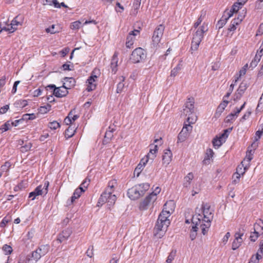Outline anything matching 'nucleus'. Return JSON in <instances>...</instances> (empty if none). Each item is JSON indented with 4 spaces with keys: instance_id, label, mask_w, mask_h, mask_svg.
<instances>
[{
    "instance_id": "9b49d317",
    "label": "nucleus",
    "mask_w": 263,
    "mask_h": 263,
    "mask_svg": "<svg viewBox=\"0 0 263 263\" xmlns=\"http://www.w3.org/2000/svg\"><path fill=\"white\" fill-rule=\"evenodd\" d=\"M201 218V216L199 214H195L193 216L192 218V222L193 224V226L192 229L191 230L190 233V238L192 240H194L197 236V232L199 227L200 228V219Z\"/></svg>"
},
{
    "instance_id": "a18cd8bd",
    "label": "nucleus",
    "mask_w": 263,
    "mask_h": 263,
    "mask_svg": "<svg viewBox=\"0 0 263 263\" xmlns=\"http://www.w3.org/2000/svg\"><path fill=\"white\" fill-rule=\"evenodd\" d=\"M60 127V124L56 121L49 122L48 124V127L51 129H56Z\"/></svg>"
},
{
    "instance_id": "4be33fe9",
    "label": "nucleus",
    "mask_w": 263,
    "mask_h": 263,
    "mask_svg": "<svg viewBox=\"0 0 263 263\" xmlns=\"http://www.w3.org/2000/svg\"><path fill=\"white\" fill-rule=\"evenodd\" d=\"M172 153L171 151L169 149L165 150L162 156L163 164H165L166 165L170 164L172 161Z\"/></svg>"
},
{
    "instance_id": "69168bd1",
    "label": "nucleus",
    "mask_w": 263,
    "mask_h": 263,
    "mask_svg": "<svg viewBox=\"0 0 263 263\" xmlns=\"http://www.w3.org/2000/svg\"><path fill=\"white\" fill-rule=\"evenodd\" d=\"M232 130V128H229L225 129L224 130V133L221 135V136L219 137L220 139H221L222 140L223 139H226L228 137V133L230 132V131Z\"/></svg>"
},
{
    "instance_id": "774afa93",
    "label": "nucleus",
    "mask_w": 263,
    "mask_h": 263,
    "mask_svg": "<svg viewBox=\"0 0 263 263\" xmlns=\"http://www.w3.org/2000/svg\"><path fill=\"white\" fill-rule=\"evenodd\" d=\"M93 246H90L86 251L87 255L89 257H92L93 253Z\"/></svg>"
},
{
    "instance_id": "dca6fc26",
    "label": "nucleus",
    "mask_w": 263,
    "mask_h": 263,
    "mask_svg": "<svg viewBox=\"0 0 263 263\" xmlns=\"http://www.w3.org/2000/svg\"><path fill=\"white\" fill-rule=\"evenodd\" d=\"M140 34V31L137 29H135L133 31H130L126 37L125 45L128 48L133 47V45L135 41L136 36L139 35Z\"/></svg>"
},
{
    "instance_id": "79ce46f5",
    "label": "nucleus",
    "mask_w": 263,
    "mask_h": 263,
    "mask_svg": "<svg viewBox=\"0 0 263 263\" xmlns=\"http://www.w3.org/2000/svg\"><path fill=\"white\" fill-rule=\"evenodd\" d=\"M5 25H7V23L4 24V23H1L0 24V32H1L2 31H9L10 33L13 32L15 31V29H12V27L11 26V28H7V26H6Z\"/></svg>"
},
{
    "instance_id": "49530a36",
    "label": "nucleus",
    "mask_w": 263,
    "mask_h": 263,
    "mask_svg": "<svg viewBox=\"0 0 263 263\" xmlns=\"http://www.w3.org/2000/svg\"><path fill=\"white\" fill-rule=\"evenodd\" d=\"M51 107V106L50 104H47V105L44 106H41L40 108V112H41L42 114L47 113L48 111L50 110Z\"/></svg>"
},
{
    "instance_id": "6ab92c4d",
    "label": "nucleus",
    "mask_w": 263,
    "mask_h": 263,
    "mask_svg": "<svg viewBox=\"0 0 263 263\" xmlns=\"http://www.w3.org/2000/svg\"><path fill=\"white\" fill-rule=\"evenodd\" d=\"M97 76L96 75H94L93 73L89 77V78L87 80V87L86 88V90L88 91H90L93 90H94L96 88V84L95 83L96 80L97 79Z\"/></svg>"
},
{
    "instance_id": "f3484780",
    "label": "nucleus",
    "mask_w": 263,
    "mask_h": 263,
    "mask_svg": "<svg viewBox=\"0 0 263 263\" xmlns=\"http://www.w3.org/2000/svg\"><path fill=\"white\" fill-rule=\"evenodd\" d=\"M243 235V233L241 232L240 230L239 232H237L235 234V238L234 240L232 245V249L233 250H235L238 249L241 245L243 240L242 239V236Z\"/></svg>"
},
{
    "instance_id": "a878e982",
    "label": "nucleus",
    "mask_w": 263,
    "mask_h": 263,
    "mask_svg": "<svg viewBox=\"0 0 263 263\" xmlns=\"http://www.w3.org/2000/svg\"><path fill=\"white\" fill-rule=\"evenodd\" d=\"M229 103V101L226 100H223V101L218 106L216 112L215 113L217 116H219L221 114L225 108Z\"/></svg>"
},
{
    "instance_id": "c9c22d12",
    "label": "nucleus",
    "mask_w": 263,
    "mask_h": 263,
    "mask_svg": "<svg viewBox=\"0 0 263 263\" xmlns=\"http://www.w3.org/2000/svg\"><path fill=\"white\" fill-rule=\"evenodd\" d=\"M45 31L47 33L50 34H54L60 31L58 29H56L55 25H52L50 27L47 28Z\"/></svg>"
},
{
    "instance_id": "bf43d9fd",
    "label": "nucleus",
    "mask_w": 263,
    "mask_h": 263,
    "mask_svg": "<svg viewBox=\"0 0 263 263\" xmlns=\"http://www.w3.org/2000/svg\"><path fill=\"white\" fill-rule=\"evenodd\" d=\"M81 24V22L80 21H76L73 22L70 28L71 29H78L80 27V25Z\"/></svg>"
},
{
    "instance_id": "1a4fd4ad",
    "label": "nucleus",
    "mask_w": 263,
    "mask_h": 263,
    "mask_svg": "<svg viewBox=\"0 0 263 263\" xmlns=\"http://www.w3.org/2000/svg\"><path fill=\"white\" fill-rule=\"evenodd\" d=\"M165 27L163 25H158L155 29L152 36V44L154 47L159 46L161 37L163 34Z\"/></svg>"
},
{
    "instance_id": "5701e85b",
    "label": "nucleus",
    "mask_w": 263,
    "mask_h": 263,
    "mask_svg": "<svg viewBox=\"0 0 263 263\" xmlns=\"http://www.w3.org/2000/svg\"><path fill=\"white\" fill-rule=\"evenodd\" d=\"M175 205L174 201L169 200L167 201L163 206V209L169 211V214H171L174 211Z\"/></svg>"
},
{
    "instance_id": "a19ab883",
    "label": "nucleus",
    "mask_w": 263,
    "mask_h": 263,
    "mask_svg": "<svg viewBox=\"0 0 263 263\" xmlns=\"http://www.w3.org/2000/svg\"><path fill=\"white\" fill-rule=\"evenodd\" d=\"M181 69V66L180 64H178L175 68H174L171 72V77H175L177 75L178 72Z\"/></svg>"
},
{
    "instance_id": "9d476101",
    "label": "nucleus",
    "mask_w": 263,
    "mask_h": 263,
    "mask_svg": "<svg viewBox=\"0 0 263 263\" xmlns=\"http://www.w3.org/2000/svg\"><path fill=\"white\" fill-rule=\"evenodd\" d=\"M146 57L145 51L142 48H136L132 53L130 60L134 63H139L144 60Z\"/></svg>"
},
{
    "instance_id": "052dcab7",
    "label": "nucleus",
    "mask_w": 263,
    "mask_h": 263,
    "mask_svg": "<svg viewBox=\"0 0 263 263\" xmlns=\"http://www.w3.org/2000/svg\"><path fill=\"white\" fill-rule=\"evenodd\" d=\"M138 185L141 186V190L143 192V194L145 192L148 190L149 188V184L148 183H145L142 184H138Z\"/></svg>"
},
{
    "instance_id": "3c124183",
    "label": "nucleus",
    "mask_w": 263,
    "mask_h": 263,
    "mask_svg": "<svg viewBox=\"0 0 263 263\" xmlns=\"http://www.w3.org/2000/svg\"><path fill=\"white\" fill-rule=\"evenodd\" d=\"M214 152L211 148H208L206 149L205 156L204 161L205 160H209L213 156Z\"/></svg>"
},
{
    "instance_id": "e2e57ef3",
    "label": "nucleus",
    "mask_w": 263,
    "mask_h": 263,
    "mask_svg": "<svg viewBox=\"0 0 263 263\" xmlns=\"http://www.w3.org/2000/svg\"><path fill=\"white\" fill-rule=\"evenodd\" d=\"M90 179L88 178H86L81 184L80 186H82L83 189H85V190L87 188L88 185L89 184Z\"/></svg>"
},
{
    "instance_id": "4468645a",
    "label": "nucleus",
    "mask_w": 263,
    "mask_h": 263,
    "mask_svg": "<svg viewBox=\"0 0 263 263\" xmlns=\"http://www.w3.org/2000/svg\"><path fill=\"white\" fill-rule=\"evenodd\" d=\"M143 195V192L141 190V186L136 185L128 189L127 195L132 200H136Z\"/></svg>"
},
{
    "instance_id": "f03ea898",
    "label": "nucleus",
    "mask_w": 263,
    "mask_h": 263,
    "mask_svg": "<svg viewBox=\"0 0 263 263\" xmlns=\"http://www.w3.org/2000/svg\"><path fill=\"white\" fill-rule=\"evenodd\" d=\"M201 209L202 215L199 214L201 216V218L200 219L201 222L200 228L202 233L204 235L208 233L211 226L213 214L210 211V206L206 203L202 204Z\"/></svg>"
},
{
    "instance_id": "f257e3e1",
    "label": "nucleus",
    "mask_w": 263,
    "mask_h": 263,
    "mask_svg": "<svg viewBox=\"0 0 263 263\" xmlns=\"http://www.w3.org/2000/svg\"><path fill=\"white\" fill-rule=\"evenodd\" d=\"M117 186V182L116 180H111L108 182L107 188L101 195L98 200V206L107 202L110 208L115 204L117 197L115 195L112 194V192Z\"/></svg>"
},
{
    "instance_id": "7c9ffc66",
    "label": "nucleus",
    "mask_w": 263,
    "mask_h": 263,
    "mask_svg": "<svg viewBox=\"0 0 263 263\" xmlns=\"http://www.w3.org/2000/svg\"><path fill=\"white\" fill-rule=\"evenodd\" d=\"M241 21V20H239L238 18L234 19L232 21L231 24H230L229 28H228V30L230 31H233L235 30L236 29V25H237L238 24H239Z\"/></svg>"
},
{
    "instance_id": "f8f14e48",
    "label": "nucleus",
    "mask_w": 263,
    "mask_h": 263,
    "mask_svg": "<svg viewBox=\"0 0 263 263\" xmlns=\"http://www.w3.org/2000/svg\"><path fill=\"white\" fill-rule=\"evenodd\" d=\"M194 101L193 98H189L185 104V108H183L181 115L192 117L196 121V116L194 114Z\"/></svg>"
},
{
    "instance_id": "20e7f679",
    "label": "nucleus",
    "mask_w": 263,
    "mask_h": 263,
    "mask_svg": "<svg viewBox=\"0 0 263 263\" xmlns=\"http://www.w3.org/2000/svg\"><path fill=\"white\" fill-rule=\"evenodd\" d=\"M195 122V120L194 118H192V117H187L181 131L178 134V142H182L186 140L189 136L190 133L192 130L193 127L191 124H194Z\"/></svg>"
},
{
    "instance_id": "c03bdc74",
    "label": "nucleus",
    "mask_w": 263,
    "mask_h": 263,
    "mask_svg": "<svg viewBox=\"0 0 263 263\" xmlns=\"http://www.w3.org/2000/svg\"><path fill=\"white\" fill-rule=\"evenodd\" d=\"M260 60V58H259V55H255L254 59L252 61V62L250 63V67H252V68L255 67L257 66Z\"/></svg>"
},
{
    "instance_id": "09e8293b",
    "label": "nucleus",
    "mask_w": 263,
    "mask_h": 263,
    "mask_svg": "<svg viewBox=\"0 0 263 263\" xmlns=\"http://www.w3.org/2000/svg\"><path fill=\"white\" fill-rule=\"evenodd\" d=\"M237 117L236 115H235L234 112H231L230 114L228 115L226 117V122L229 123L232 122L235 120V119Z\"/></svg>"
},
{
    "instance_id": "72a5a7b5",
    "label": "nucleus",
    "mask_w": 263,
    "mask_h": 263,
    "mask_svg": "<svg viewBox=\"0 0 263 263\" xmlns=\"http://www.w3.org/2000/svg\"><path fill=\"white\" fill-rule=\"evenodd\" d=\"M119 80L120 82L118 84L117 87V92L120 93L122 91L124 87V84L123 82L124 80V78L123 76H121L119 78Z\"/></svg>"
},
{
    "instance_id": "473e14b6",
    "label": "nucleus",
    "mask_w": 263,
    "mask_h": 263,
    "mask_svg": "<svg viewBox=\"0 0 263 263\" xmlns=\"http://www.w3.org/2000/svg\"><path fill=\"white\" fill-rule=\"evenodd\" d=\"M242 6V5H240L239 3H236L233 5L231 10L228 12H230V14H232V16L233 14L234 13H236L237 12H238V11L239 10L240 8H241Z\"/></svg>"
},
{
    "instance_id": "864d4df0",
    "label": "nucleus",
    "mask_w": 263,
    "mask_h": 263,
    "mask_svg": "<svg viewBox=\"0 0 263 263\" xmlns=\"http://www.w3.org/2000/svg\"><path fill=\"white\" fill-rule=\"evenodd\" d=\"M11 126V124L9 121H8L2 125V126L0 127V130H2V132H4L8 130Z\"/></svg>"
},
{
    "instance_id": "412c9836",
    "label": "nucleus",
    "mask_w": 263,
    "mask_h": 263,
    "mask_svg": "<svg viewBox=\"0 0 263 263\" xmlns=\"http://www.w3.org/2000/svg\"><path fill=\"white\" fill-rule=\"evenodd\" d=\"M232 16V14L230 12H225L221 19L217 22L216 27L220 29L226 24L228 20Z\"/></svg>"
},
{
    "instance_id": "c756f323",
    "label": "nucleus",
    "mask_w": 263,
    "mask_h": 263,
    "mask_svg": "<svg viewBox=\"0 0 263 263\" xmlns=\"http://www.w3.org/2000/svg\"><path fill=\"white\" fill-rule=\"evenodd\" d=\"M76 128H74V127H71L69 126L65 131V137L66 138H69L72 137L76 132Z\"/></svg>"
},
{
    "instance_id": "7ed1b4c3",
    "label": "nucleus",
    "mask_w": 263,
    "mask_h": 263,
    "mask_svg": "<svg viewBox=\"0 0 263 263\" xmlns=\"http://www.w3.org/2000/svg\"><path fill=\"white\" fill-rule=\"evenodd\" d=\"M208 30V25L205 23H203L197 29L195 32L193 34L191 47L192 50L196 51L198 49L203 38L204 33H205Z\"/></svg>"
},
{
    "instance_id": "13d9d810",
    "label": "nucleus",
    "mask_w": 263,
    "mask_h": 263,
    "mask_svg": "<svg viewBox=\"0 0 263 263\" xmlns=\"http://www.w3.org/2000/svg\"><path fill=\"white\" fill-rule=\"evenodd\" d=\"M72 112L73 110H71L69 112L68 116L64 119V122L67 125L71 124L72 123V121L71 119V115H72Z\"/></svg>"
},
{
    "instance_id": "c85d7f7f",
    "label": "nucleus",
    "mask_w": 263,
    "mask_h": 263,
    "mask_svg": "<svg viewBox=\"0 0 263 263\" xmlns=\"http://www.w3.org/2000/svg\"><path fill=\"white\" fill-rule=\"evenodd\" d=\"M263 254H261L260 252H259V250H258L256 255H253L250 259V261L249 263H258V261L262 258V255Z\"/></svg>"
},
{
    "instance_id": "ea45409f",
    "label": "nucleus",
    "mask_w": 263,
    "mask_h": 263,
    "mask_svg": "<svg viewBox=\"0 0 263 263\" xmlns=\"http://www.w3.org/2000/svg\"><path fill=\"white\" fill-rule=\"evenodd\" d=\"M176 255V250H172L169 254L167 259L166 260V263H172V261L174 259Z\"/></svg>"
},
{
    "instance_id": "58836bf2",
    "label": "nucleus",
    "mask_w": 263,
    "mask_h": 263,
    "mask_svg": "<svg viewBox=\"0 0 263 263\" xmlns=\"http://www.w3.org/2000/svg\"><path fill=\"white\" fill-rule=\"evenodd\" d=\"M27 184V183L26 182L22 181L17 185L14 187V191L15 192H17L18 191L22 190L26 188Z\"/></svg>"
},
{
    "instance_id": "39448f33",
    "label": "nucleus",
    "mask_w": 263,
    "mask_h": 263,
    "mask_svg": "<svg viewBox=\"0 0 263 263\" xmlns=\"http://www.w3.org/2000/svg\"><path fill=\"white\" fill-rule=\"evenodd\" d=\"M49 250L48 245H42L28 256V263H36L42 256H45Z\"/></svg>"
},
{
    "instance_id": "de8ad7c7",
    "label": "nucleus",
    "mask_w": 263,
    "mask_h": 263,
    "mask_svg": "<svg viewBox=\"0 0 263 263\" xmlns=\"http://www.w3.org/2000/svg\"><path fill=\"white\" fill-rule=\"evenodd\" d=\"M222 139H220V138H218L217 137L213 139L212 141L213 146L215 147H219L222 144Z\"/></svg>"
},
{
    "instance_id": "423d86ee",
    "label": "nucleus",
    "mask_w": 263,
    "mask_h": 263,
    "mask_svg": "<svg viewBox=\"0 0 263 263\" xmlns=\"http://www.w3.org/2000/svg\"><path fill=\"white\" fill-rule=\"evenodd\" d=\"M170 224V220H159L157 219L154 228V234L158 238H161L167 230Z\"/></svg>"
},
{
    "instance_id": "37998d69",
    "label": "nucleus",
    "mask_w": 263,
    "mask_h": 263,
    "mask_svg": "<svg viewBox=\"0 0 263 263\" xmlns=\"http://www.w3.org/2000/svg\"><path fill=\"white\" fill-rule=\"evenodd\" d=\"M158 151V146L157 145H154V148H151L148 154H151L150 159L153 160L156 157V153Z\"/></svg>"
},
{
    "instance_id": "e433bc0d",
    "label": "nucleus",
    "mask_w": 263,
    "mask_h": 263,
    "mask_svg": "<svg viewBox=\"0 0 263 263\" xmlns=\"http://www.w3.org/2000/svg\"><path fill=\"white\" fill-rule=\"evenodd\" d=\"M12 220L11 216L10 215H7L5 216L1 221L0 223V227L1 228L5 227L6 224Z\"/></svg>"
},
{
    "instance_id": "6e6d98bb",
    "label": "nucleus",
    "mask_w": 263,
    "mask_h": 263,
    "mask_svg": "<svg viewBox=\"0 0 263 263\" xmlns=\"http://www.w3.org/2000/svg\"><path fill=\"white\" fill-rule=\"evenodd\" d=\"M17 16L14 18V19L11 21V23H10L11 26L12 27V29H15V31L17 29V28L15 26L21 24L20 23L17 21Z\"/></svg>"
},
{
    "instance_id": "393cba45",
    "label": "nucleus",
    "mask_w": 263,
    "mask_h": 263,
    "mask_svg": "<svg viewBox=\"0 0 263 263\" xmlns=\"http://www.w3.org/2000/svg\"><path fill=\"white\" fill-rule=\"evenodd\" d=\"M194 178V175L192 173H189L183 179V185L184 187H189L190 186L191 181Z\"/></svg>"
},
{
    "instance_id": "0e129e2a",
    "label": "nucleus",
    "mask_w": 263,
    "mask_h": 263,
    "mask_svg": "<svg viewBox=\"0 0 263 263\" xmlns=\"http://www.w3.org/2000/svg\"><path fill=\"white\" fill-rule=\"evenodd\" d=\"M248 86H249V84H248V82L246 81H243L240 83L239 87L240 88H241V89H243V90L245 91L247 89Z\"/></svg>"
},
{
    "instance_id": "b1692460",
    "label": "nucleus",
    "mask_w": 263,
    "mask_h": 263,
    "mask_svg": "<svg viewBox=\"0 0 263 263\" xmlns=\"http://www.w3.org/2000/svg\"><path fill=\"white\" fill-rule=\"evenodd\" d=\"M85 192V189L82 186H79L74 192L73 195L71 197V201L73 202L76 199L79 198L82 193Z\"/></svg>"
},
{
    "instance_id": "ddd939ff",
    "label": "nucleus",
    "mask_w": 263,
    "mask_h": 263,
    "mask_svg": "<svg viewBox=\"0 0 263 263\" xmlns=\"http://www.w3.org/2000/svg\"><path fill=\"white\" fill-rule=\"evenodd\" d=\"M48 89H53L52 95H54L58 98L65 97L68 93L67 88L64 85L62 87H57L55 85L51 84L46 87V89L48 90Z\"/></svg>"
},
{
    "instance_id": "bb28decb",
    "label": "nucleus",
    "mask_w": 263,
    "mask_h": 263,
    "mask_svg": "<svg viewBox=\"0 0 263 263\" xmlns=\"http://www.w3.org/2000/svg\"><path fill=\"white\" fill-rule=\"evenodd\" d=\"M117 63H118V58L117 55L115 53L112 58L111 63H110V68L112 69V72L115 73L117 71Z\"/></svg>"
},
{
    "instance_id": "2eb2a0df",
    "label": "nucleus",
    "mask_w": 263,
    "mask_h": 263,
    "mask_svg": "<svg viewBox=\"0 0 263 263\" xmlns=\"http://www.w3.org/2000/svg\"><path fill=\"white\" fill-rule=\"evenodd\" d=\"M156 200V194H149L146 198L140 203L139 209L140 210H145L147 209L148 205L155 202Z\"/></svg>"
},
{
    "instance_id": "2f4dec72",
    "label": "nucleus",
    "mask_w": 263,
    "mask_h": 263,
    "mask_svg": "<svg viewBox=\"0 0 263 263\" xmlns=\"http://www.w3.org/2000/svg\"><path fill=\"white\" fill-rule=\"evenodd\" d=\"M239 169L241 170V167L238 166L236 169V172L233 175V182L235 184L238 183L239 181L240 174L239 172Z\"/></svg>"
},
{
    "instance_id": "603ef678",
    "label": "nucleus",
    "mask_w": 263,
    "mask_h": 263,
    "mask_svg": "<svg viewBox=\"0 0 263 263\" xmlns=\"http://www.w3.org/2000/svg\"><path fill=\"white\" fill-rule=\"evenodd\" d=\"M151 157V154H148L145 157L142 158L139 164H142V166L143 167L147 163Z\"/></svg>"
},
{
    "instance_id": "5fc2aeb1",
    "label": "nucleus",
    "mask_w": 263,
    "mask_h": 263,
    "mask_svg": "<svg viewBox=\"0 0 263 263\" xmlns=\"http://www.w3.org/2000/svg\"><path fill=\"white\" fill-rule=\"evenodd\" d=\"M32 146L31 143L29 142L22 146L21 148L22 152H26L30 150Z\"/></svg>"
},
{
    "instance_id": "f704fd0d",
    "label": "nucleus",
    "mask_w": 263,
    "mask_h": 263,
    "mask_svg": "<svg viewBox=\"0 0 263 263\" xmlns=\"http://www.w3.org/2000/svg\"><path fill=\"white\" fill-rule=\"evenodd\" d=\"M14 105L16 107L23 108L27 105V101L25 100H19L15 102Z\"/></svg>"
},
{
    "instance_id": "680f3d73",
    "label": "nucleus",
    "mask_w": 263,
    "mask_h": 263,
    "mask_svg": "<svg viewBox=\"0 0 263 263\" xmlns=\"http://www.w3.org/2000/svg\"><path fill=\"white\" fill-rule=\"evenodd\" d=\"M143 168V167L142 166V164H139L134 171V174H137V176H139Z\"/></svg>"
},
{
    "instance_id": "8fccbe9b",
    "label": "nucleus",
    "mask_w": 263,
    "mask_h": 263,
    "mask_svg": "<svg viewBox=\"0 0 263 263\" xmlns=\"http://www.w3.org/2000/svg\"><path fill=\"white\" fill-rule=\"evenodd\" d=\"M245 91V90H243V89H241V88H240L239 87L237 89V92L234 96V100H235L239 99L241 97L242 95L243 94Z\"/></svg>"
},
{
    "instance_id": "0eeeda50",
    "label": "nucleus",
    "mask_w": 263,
    "mask_h": 263,
    "mask_svg": "<svg viewBox=\"0 0 263 263\" xmlns=\"http://www.w3.org/2000/svg\"><path fill=\"white\" fill-rule=\"evenodd\" d=\"M49 182L48 181H45L44 184H41L37 186L33 192L29 193V198H31V200H34L36 196L46 195L48 192V187Z\"/></svg>"
},
{
    "instance_id": "4d7b16f0",
    "label": "nucleus",
    "mask_w": 263,
    "mask_h": 263,
    "mask_svg": "<svg viewBox=\"0 0 263 263\" xmlns=\"http://www.w3.org/2000/svg\"><path fill=\"white\" fill-rule=\"evenodd\" d=\"M11 164L9 162H6L4 165L1 166L2 172H7L9 171Z\"/></svg>"
},
{
    "instance_id": "aec40b11",
    "label": "nucleus",
    "mask_w": 263,
    "mask_h": 263,
    "mask_svg": "<svg viewBox=\"0 0 263 263\" xmlns=\"http://www.w3.org/2000/svg\"><path fill=\"white\" fill-rule=\"evenodd\" d=\"M72 231L70 229L67 228L65 230L63 231L62 233L59 234L57 238L60 242H62L67 240L71 234Z\"/></svg>"
},
{
    "instance_id": "cd10ccee",
    "label": "nucleus",
    "mask_w": 263,
    "mask_h": 263,
    "mask_svg": "<svg viewBox=\"0 0 263 263\" xmlns=\"http://www.w3.org/2000/svg\"><path fill=\"white\" fill-rule=\"evenodd\" d=\"M171 216L169 214V211H166L165 210H163L161 213L159 214L158 219L159 220H170L168 217Z\"/></svg>"
},
{
    "instance_id": "a211bd4d",
    "label": "nucleus",
    "mask_w": 263,
    "mask_h": 263,
    "mask_svg": "<svg viewBox=\"0 0 263 263\" xmlns=\"http://www.w3.org/2000/svg\"><path fill=\"white\" fill-rule=\"evenodd\" d=\"M116 130V126L110 125L108 127V129L106 130L104 138L103 140V144H107L110 142L113 137V132Z\"/></svg>"
},
{
    "instance_id": "4c0bfd02",
    "label": "nucleus",
    "mask_w": 263,
    "mask_h": 263,
    "mask_svg": "<svg viewBox=\"0 0 263 263\" xmlns=\"http://www.w3.org/2000/svg\"><path fill=\"white\" fill-rule=\"evenodd\" d=\"M2 250L4 251L6 255L10 254L13 251L12 247L6 244L3 246Z\"/></svg>"
},
{
    "instance_id": "6e6552de",
    "label": "nucleus",
    "mask_w": 263,
    "mask_h": 263,
    "mask_svg": "<svg viewBox=\"0 0 263 263\" xmlns=\"http://www.w3.org/2000/svg\"><path fill=\"white\" fill-rule=\"evenodd\" d=\"M254 231L251 233L250 239L251 241L255 242L260 235H263V220L258 219L254 224Z\"/></svg>"
},
{
    "instance_id": "338daca9",
    "label": "nucleus",
    "mask_w": 263,
    "mask_h": 263,
    "mask_svg": "<svg viewBox=\"0 0 263 263\" xmlns=\"http://www.w3.org/2000/svg\"><path fill=\"white\" fill-rule=\"evenodd\" d=\"M203 21V18L202 17V15H200V17L198 18L197 21L194 24V27L195 29H197L199 25Z\"/></svg>"
}]
</instances>
